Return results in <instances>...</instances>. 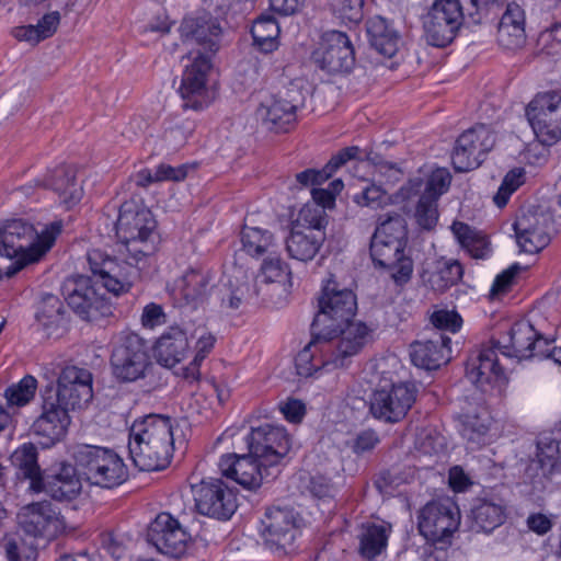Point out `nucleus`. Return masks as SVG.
Listing matches in <instances>:
<instances>
[{
  "label": "nucleus",
  "instance_id": "nucleus-17",
  "mask_svg": "<svg viewBox=\"0 0 561 561\" xmlns=\"http://www.w3.org/2000/svg\"><path fill=\"white\" fill-rule=\"evenodd\" d=\"M65 296L68 306L83 320L96 321L113 313L112 301L96 291L89 277L68 279L65 284Z\"/></svg>",
  "mask_w": 561,
  "mask_h": 561
},
{
  "label": "nucleus",
  "instance_id": "nucleus-24",
  "mask_svg": "<svg viewBox=\"0 0 561 561\" xmlns=\"http://www.w3.org/2000/svg\"><path fill=\"white\" fill-rule=\"evenodd\" d=\"M291 508L272 507L262 520L261 535L272 549L286 550L299 535L300 523Z\"/></svg>",
  "mask_w": 561,
  "mask_h": 561
},
{
  "label": "nucleus",
  "instance_id": "nucleus-52",
  "mask_svg": "<svg viewBox=\"0 0 561 561\" xmlns=\"http://www.w3.org/2000/svg\"><path fill=\"white\" fill-rule=\"evenodd\" d=\"M234 282L229 279L224 284L225 293L221 297V305L225 308L237 310L241 306L245 295L249 293V284L242 271L237 270L233 276Z\"/></svg>",
  "mask_w": 561,
  "mask_h": 561
},
{
  "label": "nucleus",
  "instance_id": "nucleus-64",
  "mask_svg": "<svg viewBox=\"0 0 561 561\" xmlns=\"http://www.w3.org/2000/svg\"><path fill=\"white\" fill-rule=\"evenodd\" d=\"M5 554L9 561H21V559L31 560L35 557L33 546H20L13 538H7L4 542Z\"/></svg>",
  "mask_w": 561,
  "mask_h": 561
},
{
  "label": "nucleus",
  "instance_id": "nucleus-1",
  "mask_svg": "<svg viewBox=\"0 0 561 561\" xmlns=\"http://www.w3.org/2000/svg\"><path fill=\"white\" fill-rule=\"evenodd\" d=\"M179 33L184 43L199 47L186 56L179 94L184 108L204 111L217 96L213 78L214 57L221 48L224 31L219 21L208 12L195 11L183 18Z\"/></svg>",
  "mask_w": 561,
  "mask_h": 561
},
{
  "label": "nucleus",
  "instance_id": "nucleus-3",
  "mask_svg": "<svg viewBox=\"0 0 561 561\" xmlns=\"http://www.w3.org/2000/svg\"><path fill=\"white\" fill-rule=\"evenodd\" d=\"M400 366L396 356L380 358L365 368V379L373 393L369 410L374 417L396 423L401 421L416 399V389L409 382H394V370Z\"/></svg>",
  "mask_w": 561,
  "mask_h": 561
},
{
  "label": "nucleus",
  "instance_id": "nucleus-62",
  "mask_svg": "<svg viewBox=\"0 0 561 561\" xmlns=\"http://www.w3.org/2000/svg\"><path fill=\"white\" fill-rule=\"evenodd\" d=\"M522 271L518 264L511 265L507 270L500 273L490 289V296L492 298L500 297L507 293L514 282L515 276Z\"/></svg>",
  "mask_w": 561,
  "mask_h": 561
},
{
  "label": "nucleus",
  "instance_id": "nucleus-20",
  "mask_svg": "<svg viewBox=\"0 0 561 561\" xmlns=\"http://www.w3.org/2000/svg\"><path fill=\"white\" fill-rule=\"evenodd\" d=\"M312 60L321 70L331 75L350 72L355 64L351 39L340 31L324 33L312 53Z\"/></svg>",
  "mask_w": 561,
  "mask_h": 561
},
{
  "label": "nucleus",
  "instance_id": "nucleus-43",
  "mask_svg": "<svg viewBox=\"0 0 561 561\" xmlns=\"http://www.w3.org/2000/svg\"><path fill=\"white\" fill-rule=\"evenodd\" d=\"M462 266L453 259L440 257L424 273L425 280L436 291H444L462 277Z\"/></svg>",
  "mask_w": 561,
  "mask_h": 561
},
{
  "label": "nucleus",
  "instance_id": "nucleus-13",
  "mask_svg": "<svg viewBox=\"0 0 561 561\" xmlns=\"http://www.w3.org/2000/svg\"><path fill=\"white\" fill-rule=\"evenodd\" d=\"M463 16L459 0H435L423 16L426 42L436 47L447 46L462 25Z\"/></svg>",
  "mask_w": 561,
  "mask_h": 561
},
{
  "label": "nucleus",
  "instance_id": "nucleus-19",
  "mask_svg": "<svg viewBox=\"0 0 561 561\" xmlns=\"http://www.w3.org/2000/svg\"><path fill=\"white\" fill-rule=\"evenodd\" d=\"M114 376L123 381L144 378L151 363L145 341L137 334L125 336L111 357Z\"/></svg>",
  "mask_w": 561,
  "mask_h": 561
},
{
  "label": "nucleus",
  "instance_id": "nucleus-58",
  "mask_svg": "<svg viewBox=\"0 0 561 561\" xmlns=\"http://www.w3.org/2000/svg\"><path fill=\"white\" fill-rule=\"evenodd\" d=\"M538 461L545 471H551L559 460V444L550 437L540 438L538 442Z\"/></svg>",
  "mask_w": 561,
  "mask_h": 561
},
{
  "label": "nucleus",
  "instance_id": "nucleus-11",
  "mask_svg": "<svg viewBox=\"0 0 561 561\" xmlns=\"http://www.w3.org/2000/svg\"><path fill=\"white\" fill-rule=\"evenodd\" d=\"M318 336L330 344L329 358L324 362L325 368L342 369L371 342L373 330L366 323L352 319L336 325L330 335L318 333Z\"/></svg>",
  "mask_w": 561,
  "mask_h": 561
},
{
  "label": "nucleus",
  "instance_id": "nucleus-61",
  "mask_svg": "<svg viewBox=\"0 0 561 561\" xmlns=\"http://www.w3.org/2000/svg\"><path fill=\"white\" fill-rule=\"evenodd\" d=\"M432 323L438 328L453 333L460 330L461 317L454 310L439 309L433 312L431 317Z\"/></svg>",
  "mask_w": 561,
  "mask_h": 561
},
{
  "label": "nucleus",
  "instance_id": "nucleus-59",
  "mask_svg": "<svg viewBox=\"0 0 561 561\" xmlns=\"http://www.w3.org/2000/svg\"><path fill=\"white\" fill-rule=\"evenodd\" d=\"M538 45L548 56L561 55V24L557 23L543 30L538 37Z\"/></svg>",
  "mask_w": 561,
  "mask_h": 561
},
{
  "label": "nucleus",
  "instance_id": "nucleus-18",
  "mask_svg": "<svg viewBox=\"0 0 561 561\" xmlns=\"http://www.w3.org/2000/svg\"><path fill=\"white\" fill-rule=\"evenodd\" d=\"M197 511L206 516L227 520L238 507L236 492L220 479L209 478L192 486Z\"/></svg>",
  "mask_w": 561,
  "mask_h": 561
},
{
  "label": "nucleus",
  "instance_id": "nucleus-40",
  "mask_svg": "<svg viewBox=\"0 0 561 561\" xmlns=\"http://www.w3.org/2000/svg\"><path fill=\"white\" fill-rule=\"evenodd\" d=\"M505 508L501 503L478 499L470 510V527L476 531L491 533L505 520Z\"/></svg>",
  "mask_w": 561,
  "mask_h": 561
},
{
  "label": "nucleus",
  "instance_id": "nucleus-54",
  "mask_svg": "<svg viewBox=\"0 0 561 561\" xmlns=\"http://www.w3.org/2000/svg\"><path fill=\"white\" fill-rule=\"evenodd\" d=\"M526 182V171L522 167L511 169L503 178L493 201L497 207H504L511 196Z\"/></svg>",
  "mask_w": 561,
  "mask_h": 561
},
{
  "label": "nucleus",
  "instance_id": "nucleus-33",
  "mask_svg": "<svg viewBox=\"0 0 561 561\" xmlns=\"http://www.w3.org/2000/svg\"><path fill=\"white\" fill-rule=\"evenodd\" d=\"M391 531V525L382 519L363 523L357 534L359 554L371 561L383 553Z\"/></svg>",
  "mask_w": 561,
  "mask_h": 561
},
{
  "label": "nucleus",
  "instance_id": "nucleus-22",
  "mask_svg": "<svg viewBox=\"0 0 561 561\" xmlns=\"http://www.w3.org/2000/svg\"><path fill=\"white\" fill-rule=\"evenodd\" d=\"M495 344L503 356L523 360L546 354L543 347L548 345V339L540 335L528 320L522 319L513 323Z\"/></svg>",
  "mask_w": 561,
  "mask_h": 561
},
{
  "label": "nucleus",
  "instance_id": "nucleus-55",
  "mask_svg": "<svg viewBox=\"0 0 561 561\" xmlns=\"http://www.w3.org/2000/svg\"><path fill=\"white\" fill-rule=\"evenodd\" d=\"M353 201L360 207L379 209L390 204L391 197L383 188L373 184L354 195Z\"/></svg>",
  "mask_w": 561,
  "mask_h": 561
},
{
  "label": "nucleus",
  "instance_id": "nucleus-31",
  "mask_svg": "<svg viewBox=\"0 0 561 561\" xmlns=\"http://www.w3.org/2000/svg\"><path fill=\"white\" fill-rule=\"evenodd\" d=\"M191 352L188 333L179 328L172 327L163 332L154 342L152 353L157 362L165 368H180L188 358Z\"/></svg>",
  "mask_w": 561,
  "mask_h": 561
},
{
  "label": "nucleus",
  "instance_id": "nucleus-49",
  "mask_svg": "<svg viewBox=\"0 0 561 561\" xmlns=\"http://www.w3.org/2000/svg\"><path fill=\"white\" fill-rule=\"evenodd\" d=\"M328 226L327 213L312 203L305 204L298 211L296 219L291 222V227L306 229V231H317L316 233H324L323 230Z\"/></svg>",
  "mask_w": 561,
  "mask_h": 561
},
{
  "label": "nucleus",
  "instance_id": "nucleus-45",
  "mask_svg": "<svg viewBox=\"0 0 561 561\" xmlns=\"http://www.w3.org/2000/svg\"><path fill=\"white\" fill-rule=\"evenodd\" d=\"M451 231L457 242L473 259H486L492 253L488 237L479 230L472 229L467 224L456 221Z\"/></svg>",
  "mask_w": 561,
  "mask_h": 561
},
{
  "label": "nucleus",
  "instance_id": "nucleus-39",
  "mask_svg": "<svg viewBox=\"0 0 561 561\" xmlns=\"http://www.w3.org/2000/svg\"><path fill=\"white\" fill-rule=\"evenodd\" d=\"M82 489L76 468L71 465H62L59 471L46 482L43 481L42 491L48 493L57 501L75 499Z\"/></svg>",
  "mask_w": 561,
  "mask_h": 561
},
{
  "label": "nucleus",
  "instance_id": "nucleus-4",
  "mask_svg": "<svg viewBox=\"0 0 561 561\" xmlns=\"http://www.w3.org/2000/svg\"><path fill=\"white\" fill-rule=\"evenodd\" d=\"M173 431V421L164 415L150 414L136 420L128 440L135 466L142 471H158L168 467L174 448Z\"/></svg>",
  "mask_w": 561,
  "mask_h": 561
},
{
  "label": "nucleus",
  "instance_id": "nucleus-14",
  "mask_svg": "<svg viewBox=\"0 0 561 561\" xmlns=\"http://www.w3.org/2000/svg\"><path fill=\"white\" fill-rule=\"evenodd\" d=\"M526 117L541 144L551 146L561 140V95L537 94L526 107Z\"/></svg>",
  "mask_w": 561,
  "mask_h": 561
},
{
  "label": "nucleus",
  "instance_id": "nucleus-47",
  "mask_svg": "<svg viewBox=\"0 0 561 561\" xmlns=\"http://www.w3.org/2000/svg\"><path fill=\"white\" fill-rule=\"evenodd\" d=\"M240 239L242 249L251 256L272 255L277 247L272 232L256 227H244Z\"/></svg>",
  "mask_w": 561,
  "mask_h": 561
},
{
  "label": "nucleus",
  "instance_id": "nucleus-29",
  "mask_svg": "<svg viewBox=\"0 0 561 561\" xmlns=\"http://www.w3.org/2000/svg\"><path fill=\"white\" fill-rule=\"evenodd\" d=\"M550 222L547 214L526 211L519 215L514 222L519 249L528 254L542 251L551 240Z\"/></svg>",
  "mask_w": 561,
  "mask_h": 561
},
{
  "label": "nucleus",
  "instance_id": "nucleus-12",
  "mask_svg": "<svg viewBox=\"0 0 561 561\" xmlns=\"http://www.w3.org/2000/svg\"><path fill=\"white\" fill-rule=\"evenodd\" d=\"M458 505L449 499L427 503L419 513L420 534L431 543L444 548L460 526Z\"/></svg>",
  "mask_w": 561,
  "mask_h": 561
},
{
  "label": "nucleus",
  "instance_id": "nucleus-10",
  "mask_svg": "<svg viewBox=\"0 0 561 561\" xmlns=\"http://www.w3.org/2000/svg\"><path fill=\"white\" fill-rule=\"evenodd\" d=\"M357 308L356 297L351 289L341 287L333 278L329 277L319 297V312L313 322V330L322 335H330L336 325L352 320Z\"/></svg>",
  "mask_w": 561,
  "mask_h": 561
},
{
  "label": "nucleus",
  "instance_id": "nucleus-35",
  "mask_svg": "<svg viewBox=\"0 0 561 561\" xmlns=\"http://www.w3.org/2000/svg\"><path fill=\"white\" fill-rule=\"evenodd\" d=\"M462 436L470 449L492 444L500 437L499 425L486 409L476 415H467L463 422Z\"/></svg>",
  "mask_w": 561,
  "mask_h": 561
},
{
  "label": "nucleus",
  "instance_id": "nucleus-36",
  "mask_svg": "<svg viewBox=\"0 0 561 561\" xmlns=\"http://www.w3.org/2000/svg\"><path fill=\"white\" fill-rule=\"evenodd\" d=\"M449 343L450 340L442 335L434 340L416 341L410 346L411 360L416 367L436 369L448 360Z\"/></svg>",
  "mask_w": 561,
  "mask_h": 561
},
{
  "label": "nucleus",
  "instance_id": "nucleus-46",
  "mask_svg": "<svg viewBox=\"0 0 561 561\" xmlns=\"http://www.w3.org/2000/svg\"><path fill=\"white\" fill-rule=\"evenodd\" d=\"M11 462L20 472L30 480V489L34 492L42 491L43 477L37 465L36 448L31 443H24L11 455Z\"/></svg>",
  "mask_w": 561,
  "mask_h": 561
},
{
  "label": "nucleus",
  "instance_id": "nucleus-53",
  "mask_svg": "<svg viewBox=\"0 0 561 561\" xmlns=\"http://www.w3.org/2000/svg\"><path fill=\"white\" fill-rule=\"evenodd\" d=\"M328 5L344 24H358L364 18V0H328Z\"/></svg>",
  "mask_w": 561,
  "mask_h": 561
},
{
  "label": "nucleus",
  "instance_id": "nucleus-57",
  "mask_svg": "<svg viewBox=\"0 0 561 561\" xmlns=\"http://www.w3.org/2000/svg\"><path fill=\"white\" fill-rule=\"evenodd\" d=\"M193 131V123L185 121H171L163 129V139L171 146L183 145Z\"/></svg>",
  "mask_w": 561,
  "mask_h": 561
},
{
  "label": "nucleus",
  "instance_id": "nucleus-23",
  "mask_svg": "<svg viewBox=\"0 0 561 561\" xmlns=\"http://www.w3.org/2000/svg\"><path fill=\"white\" fill-rule=\"evenodd\" d=\"M147 539L161 553L179 557L185 552L191 535L178 519L163 512L150 523Z\"/></svg>",
  "mask_w": 561,
  "mask_h": 561
},
{
  "label": "nucleus",
  "instance_id": "nucleus-34",
  "mask_svg": "<svg viewBox=\"0 0 561 561\" xmlns=\"http://www.w3.org/2000/svg\"><path fill=\"white\" fill-rule=\"evenodd\" d=\"M497 42L507 50H517L526 43L525 13L516 3H510L502 15L497 30Z\"/></svg>",
  "mask_w": 561,
  "mask_h": 561
},
{
  "label": "nucleus",
  "instance_id": "nucleus-48",
  "mask_svg": "<svg viewBox=\"0 0 561 561\" xmlns=\"http://www.w3.org/2000/svg\"><path fill=\"white\" fill-rule=\"evenodd\" d=\"M251 34L254 44L264 53L274 51L279 45V26L271 16L262 15L255 20Z\"/></svg>",
  "mask_w": 561,
  "mask_h": 561
},
{
  "label": "nucleus",
  "instance_id": "nucleus-28",
  "mask_svg": "<svg viewBox=\"0 0 561 561\" xmlns=\"http://www.w3.org/2000/svg\"><path fill=\"white\" fill-rule=\"evenodd\" d=\"M18 518L20 527L34 538L50 539L64 529L59 513L48 502L32 503L22 507Z\"/></svg>",
  "mask_w": 561,
  "mask_h": 561
},
{
  "label": "nucleus",
  "instance_id": "nucleus-30",
  "mask_svg": "<svg viewBox=\"0 0 561 561\" xmlns=\"http://www.w3.org/2000/svg\"><path fill=\"white\" fill-rule=\"evenodd\" d=\"M297 105L289 92L264 95L255 111V117L267 129L286 130L296 119Z\"/></svg>",
  "mask_w": 561,
  "mask_h": 561
},
{
  "label": "nucleus",
  "instance_id": "nucleus-38",
  "mask_svg": "<svg viewBox=\"0 0 561 561\" xmlns=\"http://www.w3.org/2000/svg\"><path fill=\"white\" fill-rule=\"evenodd\" d=\"M57 193L60 202L68 208L78 204L83 196L82 182L72 168H58L44 182Z\"/></svg>",
  "mask_w": 561,
  "mask_h": 561
},
{
  "label": "nucleus",
  "instance_id": "nucleus-41",
  "mask_svg": "<svg viewBox=\"0 0 561 561\" xmlns=\"http://www.w3.org/2000/svg\"><path fill=\"white\" fill-rule=\"evenodd\" d=\"M367 33L371 46L382 56L391 58L399 49L400 38L397 31L381 16L369 20Z\"/></svg>",
  "mask_w": 561,
  "mask_h": 561
},
{
  "label": "nucleus",
  "instance_id": "nucleus-16",
  "mask_svg": "<svg viewBox=\"0 0 561 561\" xmlns=\"http://www.w3.org/2000/svg\"><path fill=\"white\" fill-rule=\"evenodd\" d=\"M501 350L492 342L483 345L467 364V378L483 392L501 391L508 381L500 359Z\"/></svg>",
  "mask_w": 561,
  "mask_h": 561
},
{
  "label": "nucleus",
  "instance_id": "nucleus-9",
  "mask_svg": "<svg viewBox=\"0 0 561 561\" xmlns=\"http://www.w3.org/2000/svg\"><path fill=\"white\" fill-rule=\"evenodd\" d=\"M79 473L91 484L112 489L128 479V468L113 449L85 445L75 453Z\"/></svg>",
  "mask_w": 561,
  "mask_h": 561
},
{
  "label": "nucleus",
  "instance_id": "nucleus-15",
  "mask_svg": "<svg viewBox=\"0 0 561 561\" xmlns=\"http://www.w3.org/2000/svg\"><path fill=\"white\" fill-rule=\"evenodd\" d=\"M219 470L228 479L247 490L259 489L264 481L273 478L278 472L276 466H268L261 456L253 455L249 449L247 455L228 454L221 456Z\"/></svg>",
  "mask_w": 561,
  "mask_h": 561
},
{
  "label": "nucleus",
  "instance_id": "nucleus-60",
  "mask_svg": "<svg viewBox=\"0 0 561 561\" xmlns=\"http://www.w3.org/2000/svg\"><path fill=\"white\" fill-rule=\"evenodd\" d=\"M158 168V179L161 180V182H182L184 181L188 174L196 170L195 163H184L176 167L167 164V163H160L157 165Z\"/></svg>",
  "mask_w": 561,
  "mask_h": 561
},
{
  "label": "nucleus",
  "instance_id": "nucleus-63",
  "mask_svg": "<svg viewBox=\"0 0 561 561\" xmlns=\"http://www.w3.org/2000/svg\"><path fill=\"white\" fill-rule=\"evenodd\" d=\"M11 34L15 39L30 45H36L46 39V37L42 35V30L38 24L15 26L12 28Z\"/></svg>",
  "mask_w": 561,
  "mask_h": 561
},
{
  "label": "nucleus",
  "instance_id": "nucleus-6",
  "mask_svg": "<svg viewBox=\"0 0 561 561\" xmlns=\"http://www.w3.org/2000/svg\"><path fill=\"white\" fill-rule=\"evenodd\" d=\"M407 225L402 217H388L376 228L370 242V255L386 268L397 285L407 284L413 274V261L405 253Z\"/></svg>",
  "mask_w": 561,
  "mask_h": 561
},
{
  "label": "nucleus",
  "instance_id": "nucleus-21",
  "mask_svg": "<svg viewBox=\"0 0 561 561\" xmlns=\"http://www.w3.org/2000/svg\"><path fill=\"white\" fill-rule=\"evenodd\" d=\"M495 144L494 133L484 125L474 126L463 131L457 139L453 164L459 172L478 168Z\"/></svg>",
  "mask_w": 561,
  "mask_h": 561
},
{
  "label": "nucleus",
  "instance_id": "nucleus-44",
  "mask_svg": "<svg viewBox=\"0 0 561 561\" xmlns=\"http://www.w3.org/2000/svg\"><path fill=\"white\" fill-rule=\"evenodd\" d=\"M188 336L190 341L195 340L194 356L186 366L180 368L176 375L186 380L194 381L199 378L201 364L214 348L216 336L205 328L195 330V332Z\"/></svg>",
  "mask_w": 561,
  "mask_h": 561
},
{
  "label": "nucleus",
  "instance_id": "nucleus-51",
  "mask_svg": "<svg viewBox=\"0 0 561 561\" xmlns=\"http://www.w3.org/2000/svg\"><path fill=\"white\" fill-rule=\"evenodd\" d=\"M62 311V302L57 296L45 295L37 307L36 320L45 329L59 327L64 321Z\"/></svg>",
  "mask_w": 561,
  "mask_h": 561
},
{
  "label": "nucleus",
  "instance_id": "nucleus-26",
  "mask_svg": "<svg viewBox=\"0 0 561 561\" xmlns=\"http://www.w3.org/2000/svg\"><path fill=\"white\" fill-rule=\"evenodd\" d=\"M93 397L92 375L88 369L67 366L59 374L54 399L70 409L81 408Z\"/></svg>",
  "mask_w": 561,
  "mask_h": 561
},
{
  "label": "nucleus",
  "instance_id": "nucleus-56",
  "mask_svg": "<svg viewBox=\"0 0 561 561\" xmlns=\"http://www.w3.org/2000/svg\"><path fill=\"white\" fill-rule=\"evenodd\" d=\"M289 267L279 256H268L261 267V277L265 283H280L289 276Z\"/></svg>",
  "mask_w": 561,
  "mask_h": 561
},
{
  "label": "nucleus",
  "instance_id": "nucleus-7",
  "mask_svg": "<svg viewBox=\"0 0 561 561\" xmlns=\"http://www.w3.org/2000/svg\"><path fill=\"white\" fill-rule=\"evenodd\" d=\"M157 222L152 213L134 203H124L116 224V233L121 241L117 245L129 255H136L144 267L146 262L156 264L153 254L158 247Z\"/></svg>",
  "mask_w": 561,
  "mask_h": 561
},
{
  "label": "nucleus",
  "instance_id": "nucleus-25",
  "mask_svg": "<svg viewBox=\"0 0 561 561\" xmlns=\"http://www.w3.org/2000/svg\"><path fill=\"white\" fill-rule=\"evenodd\" d=\"M248 448L253 455L261 456L268 466L278 468L282 459L288 453L290 439L285 428L264 424L253 428L247 437Z\"/></svg>",
  "mask_w": 561,
  "mask_h": 561
},
{
  "label": "nucleus",
  "instance_id": "nucleus-37",
  "mask_svg": "<svg viewBox=\"0 0 561 561\" xmlns=\"http://www.w3.org/2000/svg\"><path fill=\"white\" fill-rule=\"evenodd\" d=\"M324 239V233L290 227V231L284 241L285 250L290 259L307 263L317 256Z\"/></svg>",
  "mask_w": 561,
  "mask_h": 561
},
{
  "label": "nucleus",
  "instance_id": "nucleus-5",
  "mask_svg": "<svg viewBox=\"0 0 561 561\" xmlns=\"http://www.w3.org/2000/svg\"><path fill=\"white\" fill-rule=\"evenodd\" d=\"M138 259L118 247L111 253L100 249L88 253L89 267L95 283L115 297L127 294L138 278L154 271L156 264L146 262L141 267Z\"/></svg>",
  "mask_w": 561,
  "mask_h": 561
},
{
  "label": "nucleus",
  "instance_id": "nucleus-32",
  "mask_svg": "<svg viewBox=\"0 0 561 561\" xmlns=\"http://www.w3.org/2000/svg\"><path fill=\"white\" fill-rule=\"evenodd\" d=\"M330 344L324 343L314 332V337L297 354L295 367L301 377H321L324 374L339 370L325 368L324 362L329 358Z\"/></svg>",
  "mask_w": 561,
  "mask_h": 561
},
{
  "label": "nucleus",
  "instance_id": "nucleus-2",
  "mask_svg": "<svg viewBox=\"0 0 561 561\" xmlns=\"http://www.w3.org/2000/svg\"><path fill=\"white\" fill-rule=\"evenodd\" d=\"M61 231L62 222L59 220L34 224L23 218H13L0 222V256L11 261L4 272L0 270V279L10 278L43 261Z\"/></svg>",
  "mask_w": 561,
  "mask_h": 561
},
{
  "label": "nucleus",
  "instance_id": "nucleus-27",
  "mask_svg": "<svg viewBox=\"0 0 561 561\" xmlns=\"http://www.w3.org/2000/svg\"><path fill=\"white\" fill-rule=\"evenodd\" d=\"M69 409L56 401L53 394L44 397L42 413L32 426L34 434L42 438L43 447L48 448L65 437L70 424Z\"/></svg>",
  "mask_w": 561,
  "mask_h": 561
},
{
  "label": "nucleus",
  "instance_id": "nucleus-42",
  "mask_svg": "<svg viewBox=\"0 0 561 561\" xmlns=\"http://www.w3.org/2000/svg\"><path fill=\"white\" fill-rule=\"evenodd\" d=\"M208 284L209 277L206 273L190 270L173 283L170 291L175 299L192 304L206 294Z\"/></svg>",
  "mask_w": 561,
  "mask_h": 561
},
{
  "label": "nucleus",
  "instance_id": "nucleus-8",
  "mask_svg": "<svg viewBox=\"0 0 561 561\" xmlns=\"http://www.w3.org/2000/svg\"><path fill=\"white\" fill-rule=\"evenodd\" d=\"M450 173L445 168L421 170L409 180L399 194L403 199L421 194L415 210V218L423 229H433L438 221L437 201L450 185Z\"/></svg>",
  "mask_w": 561,
  "mask_h": 561
},
{
  "label": "nucleus",
  "instance_id": "nucleus-50",
  "mask_svg": "<svg viewBox=\"0 0 561 561\" xmlns=\"http://www.w3.org/2000/svg\"><path fill=\"white\" fill-rule=\"evenodd\" d=\"M36 390V378L31 375H26L18 382L8 387L4 397L10 408H22L34 399Z\"/></svg>",
  "mask_w": 561,
  "mask_h": 561
}]
</instances>
